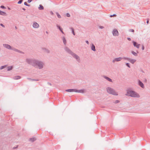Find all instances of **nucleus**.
I'll return each mask as SVG.
<instances>
[{"label":"nucleus","instance_id":"f257e3e1","mask_svg":"<svg viewBox=\"0 0 150 150\" xmlns=\"http://www.w3.org/2000/svg\"><path fill=\"white\" fill-rule=\"evenodd\" d=\"M126 95L134 98H139L140 97V96L138 93L131 90H128L127 91V94Z\"/></svg>","mask_w":150,"mask_h":150},{"label":"nucleus","instance_id":"f03ea898","mask_svg":"<svg viewBox=\"0 0 150 150\" xmlns=\"http://www.w3.org/2000/svg\"><path fill=\"white\" fill-rule=\"evenodd\" d=\"M36 59H26V62L27 63L33 67H35V63Z\"/></svg>","mask_w":150,"mask_h":150},{"label":"nucleus","instance_id":"7ed1b4c3","mask_svg":"<svg viewBox=\"0 0 150 150\" xmlns=\"http://www.w3.org/2000/svg\"><path fill=\"white\" fill-rule=\"evenodd\" d=\"M43 65L44 63L43 62L36 59L35 63V67L36 66H37L38 67L39 69H40L43 68Z\"/></svg>","mask_w":150,"mask_h":150},{"label":"nucleus","instance_id":"20e7f679","mask_svg":"<svg viewBox=\"0 0 150 150\" xmlns=\"http://www.w3.org/2000/svg\"><path fill=\"white\" fill-rule=\"evenodd\" d=\"M107 92L110 94L114 95H117V93L116 92L115 90L110 87H108L107 88Z\"/></svg>","mask_w":150,"mask_h":150},{"label":"nucleus","instance_id":"39448f33","mask_svg":"<svg viewBox=\"0 0 150 150\" xmlns=\"http://www.w3.org/2000/svg\"><path fill=\"white\" fill-rule=\"evenodd\" d=\"M71 55L73 57L75 58L76 59L77 61H78L79 62H80V59L79 57L77 54L73 52Z\"/></svg>","mask_w":150,"mask_h":150},{"label":"nucleus","instance_id":"423d86ee","mask_svg":"<svg viewBox=\"0 0 150 150\" xmlns=\"http://www.w3.org/2000/svg\"><path fill=\"white\" fill-rule=\"evenodd\" d=\"M112 33L114 36H118L119 35V33L117 30L115 29H113Z\"/></svg>","mask_w":150,"mask_h":150},{"label":"nucleus","instance_id":"0eeeda50","mask_svg":"<svg viewBox=\"0 0 150 150\" xmlns=\"http://www.w3.org/2000/svg\"><path fill=\"white\" fill-rule=\"evenodd\" d=\"M3 45L4 47L9 50H12L13 48L10 45L7 44H4Z\"/></svg>","mask_w":150,"mask_h":150},{"label":"nucleus","instance_id":"6e6552de","mask_svg":"<svg viewBox=\"0 0 150 150\" xmlns=\"http://www.w3.org/2000/svg\"><path fill=\"white\" fill-rule=\"evenodd\" d=\"M132 43L134 47H136L138 49L139 48V46L140 45V44H138L137 42L133 40L132 41Z\"/></svg>","mask_w":150,"mask_h":150},{"label":"nucleus","instance_id":"1a4fd4ad","mask_svg":"<svg viewBox=\"0 0 150 150\" xmlns=\"http://www.w3.org/2000/svg\"><path fill=\"white\" fill-rule=\"evenodd\" d=\"M64 49L68 53L70 54L71 55V54L73 53V52H72L71 50L68 47H66Z\"/></svg>","mask_w":150,"mask_h":150},{"label":"nucleus","instance_id":"9d476101","mask_svg":"<svg viewBox=\"0 0 150 150\" xmlns=\"http://www.w3.org/2000/svg\"><path fill=\"white\" fill-rule=\"evenodd\" d=\"M138 84L142 88H144V86L143 83L139 80L138 81Z\"/></svg>","mask_w":150,"mask_h":150},{"label":"nucleus","instance_id":"9b49d317","mask_svg":"<svg viewBox=\"0 0 150 150\" xmlns=\"http://www.w3.org/2000/svg\"><path fill=\"white\" fill-rule=\"evenodd\" d=\"M122 59V57H119L118 58H115L114 60L112 61V62L114 63L115 61L119 62Z\"/></svg>","mask_w":150,"mask_h":150},{"label":"nucleus","instance_id":"f8f14e48","mask_svg":"<svg viewBox=\"0 0 150 150\" xmlns=\"http://www.w3.org/2000/svg\"><path fill=\"white\" fill-rule=\"evenodd\" d=\"M33 28H37L39 27V25L38 24L37 22H35L33 23Z\"/></svg>","mask_w":150,"mask_h":150},{"label":"nucleus","instance_id":"ddd939ff","mask_svg":"<svg viewBox=\"0 0 150 150\" xmlns=\"http://www.w3.org/2000/svg\"><path fill=\"white\" fill-rule=\"evenodd\" d=\"M12 50H13L15 52L20 53L21 54H24V53L23 52L18 49H16L15 48L13 47L12 48Z\"/></svg>","mask_w":150,"mask_h":150},{"label":"nucleus","instance_id":"4468645a","mask_svg":"<svg viewBox=\"0 0 150 150\" xmlns=\"http://www.w3.org/2000/svg\"><path fill=\"white\" fill-rule=\"evenodd\" d=\"M42 49L43 50V51L47 53H49L50 52V50H48L47 49H46L44 47H42Z\"/></svg>","mask_w":150,"mask_h":150},{"label":"nucleus","instance_id":"2eb2a0df","mask_svg":"<svg viewBox=\"0 0 150 150\" xmlns=\"http://www.w3.org/2000/svg\"><path fill=\"white\" fill-rule=\"evenodd\" d=\"M84 89H81L79 90H77L76 89H75V92L77 93H84Z\"/></svg>","mask_w":150,"mask_h":150},{"label":"nucleus","instance_id":"dca6fc26","mask_svg":"<svg viewBox=\"0 0 150 150\" xmlns=\"http://www.w3.org/2000/svg\"><path fill=\"white\" fill-rule=\"evenodd\" d=\"M13 79L15 80H18L21 78V76H16L13 77Z\"/></svg>","mask_w":150,"mask_h":150},{"label":"nucleus","instance_id":"f3484780","mask_svg":"<svg viewBox=\"0 0 150 150\" xmlns=\"http://www.w3.org/2000/svg\"><path fill=\"white\" fill-rule=\"evenodd\" d=\"M66 91L71 92H75V89H67L65 90Z\"/></svg>","mask_w":150,"mask_h":150},{"label":"nucleus","instance_id":"a211bd4d","mask_svg":"<svg viewBox=\"0 0 150 150\" xmlns=\"http://www.w3.org/2000/svg\"><path fill=\"white\" fill-rule=\"evenodd\" d=\"M91 50L94 52L96 51L95 47L93 44H91Z\"/></svg>","mask_w":150,"mask_h":150},{"label":"nucleus","instance_id":"6ab92c4d","mask_svg":"<svg viewBox=\"0 0 150 150\" xmlns=\"http://www.w3.org/2000/svg\"><path fill=\"white\" fill-rule=\"evenodd\" d=\"M62 40L64 45H66L67 44V41L65 37L64 36L62 37Z\"/></svg>","mask_w":150,"mask_h":150},{"label":"nucleus","instance_id":"aec40b11","mask_svg":"<svg viewBox=\"0 0 150 150\" xmlns=\"http://www.w3.org/2000/svg\"><path fill=\"white\" fill-rule=\"evenodd\" d=\"M57 28L59 29L60 31L61 32V33H62L64 34V33L62 30V28H61L59 25H57Z\"/></svg>","mask_w":150,"mask_h":150},{"label":"nucleus","instance_id":"412c9836","mask_svg":"<svg viewBox=\"0 0 150 150\" xmlns=\"http://www.w3.org/2000/svg\"><path fill=\"white\" fill-rule=\"evenodd\" d=\"M27 79H28V80H30L31 81H39V79H32L30 78H27Z\"/></svg>","mask_w":150,"mask_h":150},{"label":"nucleus","instance_id":"4be33fe9","mask_svg":"<svg viewBox=\"0 0 150 150\" xmlns=\"http://www.w3.org/2000/svg\"><path fill=\"white\" fill-rule=\"evenodd\" d=\"M0 15L3 16H6V13L0 10Z\"/></svg>","mask_w":150,"mask_h":150},{"label":"nucleus","instance_id":"5701e85b","mask_svg":"<svg viewBox=\"0 0 150 150\" xmlns=\"http://www.w3.org/2000/svg\"><path fill=\"white\" fill-rule=\"evenodd\" d=\"M13 69V66H8L7 67V71H9L12 70Z\"/></svg>","mask_w":150,"mask_h":150},{"label":"nucleus","instance_id":"b1692460","mask_svg":"<svg viewBox=\"0 0 150 150\" xmlns=\"http://www.w3.org/2000/svg\"><path fill=\"white\" fill-rule=\"evenodd\" d=\"M104 78L110 82H112V80L110 78H109L108 77L106 76H104Z\"/></svg>","mask_w":150,"mask_h":150},{"label":"nucleus","instance_id":"393cba45","mask_svg":"<svg viewBox=\"0 0 150 150\" xmlns=\"http://www.w3.org/2000/svg\"><path fill=\"white\" fill-rule=\"evenodd\" d=\"M136 60L134 59H129V61L131 63L134 64V63L136 61Z\"/></svg>","mask_w":150,"mask_h":150},{"label":"nucleus","instance_id":"a878e982","mask_svg":"<svg viewBox=\"0 0 150 150\" xmlns=\"http://www.w3.org/2000/svg\"><path fill=\"white\" fill-rule=\"evenodd\" d=\"M36 140V138H32L29 139V141L32 142H33Z\"/></svg>","mask_w":150,"mask_h":150},{"label":"nucleus","instance_id":"bb28decb","mask_svg":"<svg viewBox=\"0 0 150 150\" xmlns=\"http://www.w3.org/2000/svg\"><path fill=\"white\" fill-rule=\"evenodd\" d=\"M38 8L40 10H42L44 9V7L42 5L40 4L39 5Z\"/></svg>","mask_w":150,"mask_h":150},{"label":"nucleus","instance_id":"cd10ccee","mask_svg":"<svg viewBox=\"0 0 150 150\" xmlns=\"http://www.w3.org/2000/svg\"><path fill=\"white\" fill-rule=\"evenodd\" d=\"M131 53L133 55L135 56H137L138 55L137 53L134 51H132L131 52Z\"/></svg>","mask_w":150,"mask_h":150},{"label":"nucleus","instance_id":"c85d7f7f","mask_svg":"<svg viewBox=\"0 0 150 150\" xmlns=\"http://www.w3.org/2000/svg\"><path fill=\"white\" fill-rule=\"evenodd\" d=\"M70 29L72 31V34H73L74 35H75V33L74 32V29H73V28H72V27L71 28H70Z\"/></svg>","mask_w":150,"mask_h":150},{"label":"nucleus","instance_id":"c756f323","mask_svg":"<svg viewBox=\"0 0 150 150\" xmlns=\"http://www.w3.org/2000/svg\"><path fill=\"white\" fill-rule=\"evenodd\" d=\"M56 15H57V16L58 17V18H61V16L57 12L56 13Z\"/></svg>","mask_w":150,"mask_h":150},{"label":"nucleus","instance_id":"7c9ffc66","mask_svg":"<svg viewBox=\"0 0 150 150\" xmlns=\"http://www.w3.org/2000/svg\"><path fill=\"white\" fill-rule=\"evenodd\" d=\"M6 67V65H4V66H1L0 68V69L1 70V69H4L5 67Z\"/></svg>","mask_w":150,"mask_h":150},{"label":"nucleus","instance_id":"2f4dec72","mask_svg":"<svg viewBox=\"0 0 150 150\" xmlns=\"http://www.w3.org/2000/svg\"><path fill=\"white\" fill-rule=\"evenodd\" d=\"M23 0H19V1L18 2V4H21Z\"/></svg>","mask_w":150,"mask_h":150},{"label":"nucleus","instance_id":"473e14b6","mask_svg":"<svg viewBox=\"0 0 150 150\" xmlns=\"http://www.w3.org/2000/svg\"><path fill=\"white\" fill-rule=\"evenodd\" d=\"M122 59H124L125 60H127L129 61V59L127 57H122Z\"/></svg>","mask_w":150,"mask_h":150},{"label":"nucleus","instance_id":"72a5a7b5","mask_svg":"<svg viewBox=\"0 0 150 150\" xmlns=\"http://www.w3.org/2000/svg\"><path fill=\"white\" fill-rule=\"evenodd\" d=\"M126 65L127 67H128L129 68H130V65H129V63H126Z\"/></svg>","mask_w":150,"mask_h":150},{"label":"nucleus","instance_id":"f704fd0d","mask_svg":"<svg viewBox=\"0 0 150 150\" xmlns=\"http://www.w3.org/2000/svg\"><path fill=\"white\" fill-rule=\"evenodd\" d=\"M129 31L130 32H134V30L133 29H130L129 30Z\"/></svg>","mask_w":150,"mask_h":150},{"label":"nucleus","instance_id":"c9c22d12","mask_svg":"<svg viewBox=\"0 0 150 150\" xmlns=\"http://www.w3.org/2000/svg\"><path fill=\"white\" fill-rule=\"evenodd\" d=\"M0 8H3V9H6V7H5L4 6H2V5L1 6Z\"/></svg>","mask_w":150,"mask_h":150},{"label":"nucleus","instance_id":"e433bc0d","mask_svg":"<svg viewBox=\"0 0 150 150\" xmlns=\"http://www.w3.org/2000/svg\"><path fill=\"white\" fill-rule=\"evenodd\" d=\"M116 16V14H114L112 15H111L110 16V17H112L113 16Z\"/></svg>","mask_w":150,"mask_h":150},{"label":"nucleus","instance_id":"4c0bfd02","mask_svg":"<svg viewBox=\"0 0 150 150\" xmlns=\"http://www.w3.org/2000/svg\"><path fill=\"white\" fill-rule=\"evenodd\" d=\"M0 25L2 26L3 27V28H5V26L2 23H0Z\"/></svg>","mask_w":150,"mask_h":150},{"label":"nucleus","instance_id":"58836bf2","mask_svg":"<svg viewBox=\"0 0 150 150\" xmlns=\"http://www.w3.org/2000/svg\"><path fill=\"white\" fill-rule=\"evenodd\" d=\"M66 16L67 17H69L70 16V15L69 13H67L66 14Z\"/></svg>","mask_w":150,"mask_h":150},{"label":"nucleus","instance_id":"ea45409f","mask_svg":"<svg viewBox=\"0 0 150 150\" xmlns=\"http://www.w3.org/2000/svg\"><path fill=\"white\" fill-rule=\"evenodd\" d=\"M119 102H120V101L119 100H116L115 101V103H119Z\"/></svg>","mask_w":150,"mask_h":150},{"label":"nucleus","instance_id":"a19ab883","mask_svg":"<svg viewBox=\"0 0 150 150\" xmlns=\"http://www.w3.org/2000/svg\"><path fill=\"white\" fill-rule=\"evenodd\" d=\"M144 47L143 45H142V50H144Z\"/></svg>","mask_w":150,"mask_h":150},{"label":"nucleus","instance_id":"79ce46f5","mask_svg":"<svg viewBox=\"0 0 150 150\" xmlns=\"http://www.w3.org/2000/svg\"><path fill=\"white\" fill-rule=\"evenodd\" d=\"M32 0H28V3H30L32 1Z\"/></svg>","mask_w":150,"mask_h":150},{"label":"nucleus","instance_id":"37998d69","mask_svg":"<svg viewBox=\"0 0 150 150\" xmlns=\"http://www.w3.org/2000/svg\"><path fill=\"white\" fill-rule=\"evenodd\" d=\"M28 4L26 2H25L24 3V5H25V6H26L27 5H28Z\"/></svg>","mask_w":150,"mask_h":150},{"label":"nucleus","instance_id":"c03bdc74","mask_svg":"<svg viewBox=\"0 0 150 150\" xmlns=\"http://www.w3.org/2000/svg\"><path fill=\"white\" fill-rule=\"evenodd\" d=\"M86 43L88 45V44H89V42H88V40H86Z\"/></svg>","mask_w":150,"mask_h":150},{"label":"nucleus","instance_id":"a18cd8bd","mask_svg":"<svg viewBox=\"0 0 150 150\" xmlns=\"http://www.w3.org/2000/svg\"><path fill=\"white\" fill-rule=\"evenodd\" d=\"M99 28L100 29H103L104 28V27H103V26H100Z\"/></svg>","mask_w":150,"mask_h":150},{"label":"nucleus","instance_id":"49530a36","mask_svg":"<svg viewBox=\"0 0 150 150\" xmlns=\"http://www.w3.org/2000/svg\"><path fill=\"white\" fill-rule=\"evenodd\" d=\"M127 39L129 40V41H131V38H127Z\"/></svg>","mask_w":150,"mask_h":150},{"label":"nucleus","instance_id":"de8ad7c7","mask_svg":"<svg viewBox=\"0 0 150 150\" xmlns=\"http://www.w3.org/2000/svg\"><path fill=\"white\" fill-rule=\"evenodd\" d=\"M47 84H48V85H50V86H51L52 85V84L51 83H49V82H48L47 83Z\"/></svg>","mask_w":150,"mask_h":150},{"label":"nucleus","instance_id":"09e8293b","mask_svg":"<svg viewBox=\"0 0 150 150\" xmlns=\"http://www.w3.org/2000/svg\"><path fill=\"white\" fill-rule=\"evenodd\" d=\"M50 14L52 15H53L54 14L53 12L52 11L50 12Z\"/></svg>","mask_w":150,"mask_h":150},{"label":"nucleus","instance_id":"8fccbe9b","mask_svg":"<svg viewBox=\"0 0 150 150\" xmlns=\"http://www.w3.org/2000/svg\"><path fill=\"white\" fill-rule=\"evenodd\" d=\"M149 23V20H147V21H146V23L147 24H148Z\"/></svg>","mask_w":150,"mask_h":150},{"label":"nucleus","instance_id":"3c124183","mask_svg":"<svg viewBox=\"0 0 150 150\" xmlns=\"http://www.w3.org/2000/svg\"><path fill=\"white\" fill-rule=\"evenodd\" d=\"M22 9L24 11H25L26 10V9L25 8H23Z\"/></svg>","mask_w":150,"mask_h":150},{"label":"nucleus","instance_id":"603ef678","mask_svg":"<svg viewBox=\"0 0 150 150\" xmlns=\"http://www.w3.org/2000/svg\"><path fill=\"white\" fill-rule=\"evenodd\" d=\"M15 29H17V27L16 26H15Z\"/></svg>","mask_w":150,"mask_h":150},{"label":"nucleus","instance_id":"864d4df0","mask_svg":"<svg viewBox=\"0 0 150 150\" xmlns=\"http://www.w3.org/2000/svg\"><path fill=\"white\" fill-rule=\"evenodd\" d=\"M27 6H30V5L29 4H28V5H27Z\"/></svg>","mask_w":150,"mask_h":150},{"label":"nucleus","instance_id":"5fc2aeb1","mask_svg":"<svg viewBox=\"0 0 150 150\" xmlns=\"http://www.w3.org/2000/svg\"><path fill=\"white\" fill-rule=\"evenodd\" d=\"M17 148V147H14L13 148V149H16V148Z\"/></svg>","mask_w":150,"mask_h":150},{"label":"nucleus","instance_id":"6e6d98bb","mask_svg":"<svg viewBox=\"0 0 150 150\" xmlns=\"http://www.w3.org/2000/svg\"><path fill=\"white\" fill-rule=\"evenodd\" d=\"M46 33H47V34H48V33L47 31H46Z\"/></svg>","mask_w":150,"mask_h":150}]
</instances>
